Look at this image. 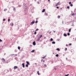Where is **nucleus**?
I'll return each instance as SVG.
<instances>
[{"label":"nucleus","mask_w":76,"mask_h":76,"mask_svg":"<svg viewBox=\"0 0 76 76\" xmlns=\"http://www.w3.org/2000/svg\"><path fill=\"white\" fill-rule=\"evenodd\" d=\"M50 0H48V1H50Z\"/></svg>","instance_id":"de8ad7c7"},{"label":"nucleus","mask_w":76,"mask_h":76,"mask_svg":"<svg viewBox=\"0 0 76 76\" xmlns=\"http://www.w3.org/2000/svg\"><path fill=\"white\" fill-rule=\"evenodd\" d=\"M35 23V21L33 20L32 22L31 23V25H33L34 23Z\"/></svg>","instance_id":"f257e3e1"},{"label":"nucleus","mask_w":76,"mask_h":76,"mask_svg":"<svg viewBox=\"0 0 76 76\" xmlns=\"http://www.w3.org/2000/svg\"><path fill=\"white\" fill-rule=\"evenodd\" d=\"M20 47L19 46L18 47V50H20Z\"/></svg>","instance_id":"412c9836"},{"label":"nucleus","mask_w":76,"mask_h":76,"mask_svg":"<svg viewBox=\"0 0 76 76\" xmlns=\"http://www.w3.org/2000/svg\"><path fill=\"white\" fill-rule=\"evenodd\" d=\"M8 22H10V19H8Z\"/></svg>","instance_id":"58836bf2"},{"label":"nucleus","mask_w":76,"mask_h":76,"mask_svg":"<svg viewBox=\"0 0 76 76\" xmlns=\"http://www.w3.org/2000/svg\"><path fill=\"white\" fill-rule=\"evenodd\" d=\"M67 8H68V9H70V7L69 6H67Z\"/></svg>","instance_id":"a211bd4d"},{"label":"nucleus","mask_w":76,"mask_h":76,"mask_svg":"<svg viewBox=\"0 0 76 76\" xmlns=\"http://www.w3.org/2000/svg\"><path fill=\"white\" fill-rule=\"evenodd\" d=\"M22 65L23 66V67L24 68L25 67V63H23L22 64Z\"/></svg>","instance_id":"f03ea898"},{"label":"nucleus","mask_w":76,"mask_h":76,"mask_svg":"<svg viewBox=\"0 0 76 76\" xmlns=\"http://www.w3.org/2000/svg\"><path fill=\"white\" fill-rule=\"evenodd\" d=\"M57 50H58V51H60V49L59 48L57 49Z\"/></svg>","instance_id":"b1692460"},{"label":"nucleus","mask_w":76,"mask_h":76,"mask_svg":"<svg viewBox=\"0 0 76 76\" xmlns=\"http://www.w3.org/2000/svg\"><path fill=\"white\" fill-rule=\"evenodd\" d=\"M14 70H15V69H18V66H14Z\"/></svg>","instance_id":"7ed1b4c3"},{"label":"nucleus","mask_w":76,"mask_h":76,"mask_svg":"<svg viewBox=\"0 0 76 76\" xmlns=\"http://www.w3.org/2000/svg\"><path fill=\"white\" fill-rule=\"evenodd\" d=\"M71 28H70L69 30V32H71Z\"/></svg>","instance_id":"f8f14e48"},{"label":"nucleus","mask_w":76,"mask_h":76,"mask_svg":"<svg viewBox=\"0 0 76 76\" xmlns=\"http://www.w3.org/2000/svg\"><path fill=\"white\" fill-rule=\"evenodd\" d=\"M62 24H63L64 23V22L63 21L62 22Z\"/></svg>","instance_id":"c03bdc74"},{"label":"nucleus","mask_w":76,"mask_h":76,"mask_svg":"<svg viewBox=\"0 0 76 76\" xmlns=\"http://www.w3.org/2000/svg\"><path fill=\"white\" fill-rule=\"evenodd\" d=\"M31 52H32V53H34V52H35V50H32Z\"/></svg>","instance_id":"6ab92c4d"},{"label":"nucleus","mask_w":76,"mask_h":76,"mask_svg":"<svg viewBox=\"0 0 76 76\" xmlns=\"http://www.w3.org/2000/svg\"><path fill=\"white\" fill-rule=\"evenodd\" d=\"M60 10H62V8H61Z\"/></svg>","instance_id":"8fccbe9b"},{"label":"nucleus","mask_w":76,"mask_h":76,"mask_svg":"<svg viewBox=\"0 0 76 76\" xmlns=\"http://www.w3.org/2000/svg\"><path fill=\"white\" fill-rule=\"evenodd\" d=\"M26 63L27 64H28V65H29L30 64H29V62H28V61H27L26 62Z\"/></svg>","instance_id":"39448f33"},{"label":"nucleus","mask_w":76,"mask_h":76,"mask_svg":"<svg viewBox=\"0 0 76 76\" xmlns=\"http://www.w3.org/2000/svg\"><path fill=\"white\" fill-rule=\"evenodd\" d=\"M72 16H73V15H75V14L74 13H73L72 14Z\"/></svg>","instance_id":"4c0bfd02"},{"label":"nucleus","mask_w":76,"mask_h":76,"mask_svg":"<svg viewBox=\"0 0 76 76\" xmlns=\"http://www.w3.org/2000/svg\"><path fill=\"white\" fill-rule=\"evenodd\" d=\"M56 57H58V54H57L56 55Z\"/></svg>","instance_id":"f3484780"},{"label":"nucleus","mask_w":76,"mask_h":76,"mask_svg":"<svg viewBox=\"0 0 76 76\" xmlns=\"http://www.w3.org/2000/svg\"><path fill=\"white\" fill-rule=\"evenodd\" d=\"M66 59H67V58H66Z\"/></svg>","instance_id":"864d4df0"},{"label":"nucleus","mask_w":76,"mask_h":76,"mask_svg":"<svg viewBox=\"0 0 76 76\" xmlns=\"http://www.w3.org/2000/svg\"><path fill=\"white\" fill-rule=\"evenodd\" d=\"M6 54V53H4V56H5V55Z\"/></svg>","instance_id":"3c124183"},{"label":"nucleus","mask_w":76,"mask_h":76,"mask_svg":"<svg viewBox=\"0 0 76 76\" xmlns=\"http://www.w3.org/2000/svg\"><path fill=\"white\" fill-rule=\"evenodd\" d=\"M54 33H55V32H56V31H54Z\"/></svg>","instance_id":"09e8293b"},{"label":"nucleus","mask_w":76,"mask_h":76,"mask_svg":"<svg viewBox=\"0 0 76 76\" xmlns=\"http://www.w3.org/2000/svg\"><path fill=\"white\" fill-rule=\"evenodd\" d=\"M45 9H44L42 11V12H45Z\"/></svg>","instance_id":"9d476101"},{"label":"nucleus","mask_w":76,"mask_h":76,"mask_svg":"<svg viewBox=\"0 0 76 76\" xmlns=\"http://www.w3.org/2000/svg\"><path fill=\"white\" fill-rule=\"evenodd\" d=\"M42 61H44V60H43V59H42V60H41V61L42 62Z\"/></svg>","instance_id":"ea45409f"},{"label":"nucleus","mask_w":76,"mask_h":76,"mask_svg":"<svg viewBox=\"0 0 76 76\" xmlns=\"http://www.w3.org/2000/svg\"><path fill=\"white\" fill-rule=\"evenodd\" d=\"M35 23H38V21L37 20V21L35 22Z\"/></svg>","instance_id":"c9c22d12"},{"label":"nucleus","mask_w":76,"mask_h":76,"mask_svg":"<svg viewBox=\"0 0 76 76\" xmlns=\"http://www.w3.org/2000/svg\"><path fill=\"white\" fill-rule=\"evenodd\" d=\"M59 5V3H57V4L55 5V6H58Z\"/></svg>","instance_id":"423d86ee"},{"label":"nucleus","mask_w":76,"mask_h":76,"mask_svg":"<svg viewBox=\"0 0 76 76\" xmlns=\"http://www.w3.org/2000/svg\"><path fill=\"white\" fill-rule=\"evenodd\" d=\"M45 58V56H44L42 57V58H43V59Z\"/></svg>","instance_id":"7c9ffc66"},{"label":"nucleus","mask_w":76,"mask_h":76,"mask_svg":"<svg viewBox=\"0 0 76 76\" xmlns=\"http://www.w3.org/2000/svg\"><path fill=\"white\" fill-rule=\"evenodd\" d=\"M72 45V44L70 43L69 44V45Z\"/></svg>","instance_id":"79ce46f5"},{"label":"nucleus","mask_w":76,"mask_h":76,"mask_svg":"<svg viewBox=\"0 0 76 76\" xmlns=\"http://www.w3.org/2000/svg\"><path fill=\"white\" fill-rule=\"evenodd\" d=\"M44 66L45 67H47V65L45 64H44Z\"/></svg>","instance_id":"2f4dec72"},{"label":"nucleus","mask_w":76,"mask_h":76,"mask_svg":"<svg viewBox=\"0 0 76 76\" xmlns=\"http://www.w3.org/2000/svg\"><path fill=\"white\" fill-rule=\"evenodd\" d=\"M2 60L3 62H4V61H5V59H4V58H2Z\"/></svg>","instance_id":"20e7f679"},{"label":"nucleus","mask_w":76,"mask_h":76,"mask_svg":"<svg viewBox=\"0 0 76 76\" xmlns=\"http://www.w3.org/2000/svg\"><path fill=\"white\" fill-rule=\"evenodd\" d=\"M43 63H45V61L44 60L43 61Z\"/></svg>","instance_id":"37998d69"},{"label":"nucleus","mask_w":76,"mask_h":76,"mask_svg":"<svg viewBox=\"0 0 76 76\" xmlns=\"http://www.w3.org/2000/svg\"><path fill=\"white\" fill-rule=\"evenodd\" d=\"M68 35V36H69L70 35V33H68L67 34Z\"/></svg>","instance_id":"4be33fe9"},{"label":"nucleus","mask_w":76,"mask_h":76,"mask_svg":"<svg viewBox=\"0 0 76 76\" xmlns=\"http://www.w3.org/2000/svg\"><path fill=\"white\" fill-rule=\"evenodd\" d=\"M53 38H51L50 39V41H53Z\"/></svg>","instance_id":"2eb2a0df"},{"label":"nucleus","mask_w":76,"mask_h":76,"mask_svg":"<svg viewBox=\"0 0 76 76\" xmlns=\"http://www.w3.org/2000/svg\"><path fill=\"white\" fill-rule=\"evenodd\" d=\"M69 74H67L66 75H65V76H69Z\"/></svg>","instance_id":"393cba45"},{"label":"nucleus","mask_w":76,"mask_h":76,"mask_svg":"<svg viewBox=\"0 0 76 76\" xmlns=\"http://www.w3.org/2000/svg\"><path fill=\"white\" fill-rule=\"evenodd\" d=\"M37 73L38 75H39V71H38L37 72Z\"/></svg>","instance_id":"4468645a"},{"label":"nucleus","mask_w":76,"mask_h":76,"mask_svg":"<svg viewBox=\"0 0 76 76\" xmlns=\"http://www.w3.org/2000/svg\"><path fill=\"white\" fill-rule=\"evenodd\" d=\"M2 41H3L0 39V42H2Z\"/></svg>","instance_id":"72a5a7b5"},{"label":"nucleus","mask_w":76,"mask_h":76,"mask_svg":"<svg viewBox=\"0 0 76 76\" xmlns=\"http://www.w3.org/2000/svg\"><path fill=\"white\" fill-rule=\"evenodd\" d=\"M38 30H39V29L38 28H37L36 30V31H38Z\"/></svg>","instance_id":"5701e85b"},{"label":"nucleus","mask_w":76,"mask_h":76,"mask_svg":"<svg viewBox=\"0 0 76 76\" xmlns=\"http://www.w3.org/2000/svg\"><path fill=\"white\" fill-rule=\"evenodd\" d=\"M72 3V2H70L69 3V4H71Z\"/></svg>","instance_id":"e433bc0d"},{"label":"nucleus","mask_w":76,"mask_h":76,"mask_svg":"<svg viewBox=\"0 0 76 76\" xmlns=\"http://www.w3.org/2000/svg\"><path fill=\"white\" fill-rule=\"evenodd\" d=\"M10 25H11V26H13V23H11L10 24Z\"/></svg>","instance_id":"6e6552de"},{"label":"nucleus","mask_w":76,"mask_h":76,"mask_svg":"<svg viewBox=\"0 0 76 76\" xmlns=\"http://www.w3.org/2000/svg\"><path fill=\"white\" fill-rule=\"evenodd\" d=\"M34 34L36 35V34H37V32L35 31L34 33Z\"/></svg>","instance_id":"a878e982"},{"label":"nucleus","mask_w":76,"mask_h":76,"mask_svg":"<svg viewBox=\"0 0 76 76\" xmlns=\"http://www.w3.org/2000/svg\"><path fill=\"white\" fill-rule=\"evenodd\" d=\"M56 8H57V9H58V8H59V7H56Z\"/></svg>","instance_id":"a19ab883"},{"label":"nucleus","mask_w":76,"mask_h":76,"mask_svg":"<svg viewBox=\"0 0 76 76\" xmlns=\"http://www.w3.org/2000/svg\"><path fill=\"white\" fill-rule=\"evenodd\" d=\"M5 20H6V19H3V21H5Z\"/></svg>","instance_id":"c756f323"},{"label":"nucleus","mask_w":76,"mask_h":76,"mask_svg":"<svg viewBox=\"0 0 76 76\" xmlns=\"http://www.w3.org/2000/svg\"><path fill=\"white\" fill-rule=\"evenodd\" d=\"M33 44L34 45H36V43L35 42H33Z\"/></svg>","instance_id":"0eeeda50"},{"label":"nucleus","mask_w":76,"mask_h":76,"mask_svg":"<svg viewBox=\"0 0 76 76\" xmlns=\"http://www.w3.org/2000/svg\"><path fill=\"white\" fill-rule=\"evenodd\" d=\"M67 48H65V50H65V51H66V50H67Z\"/></svg>","instance_id":"49530a36"},{"label":"nucleus","mask_w":76,"mask_h":76,"mask_svg":"<svg viewBox=\"0 0 76 76\" xmlns=\"http://www.w3.org/2000/svg\"><path fill=\"white\" fill-rule=\"evenodd\" d=\"M26 67H28V64H27L26 65Z\"/></svg>","instance_id":"aec40b11"},{"label":"nucleus","mask_w":76,"mask_h":76,"mask_svg":"<svg viewBox=\"0 0 76 76\" xmlns=\"http://www.w3.org/2000/svg\"><path fill=\"white\" fill-rule=\"evenodd\" d=\"M70 6H71V7H72V6H73V4H71L70 5Z\"/></svg>","instance_id":"473e14b6"},{"label":"nucleus","mask_w":76,"mask_h":76,"mask_svg":"<svg viewBox=\"0 0 76 76\" xmlns=\"http://www.w3.org/2000/svg\"><path fill=\"white\" fill-rule=\"evenodd\" d=\"M40 39H39V38H38L37 39V41H39Z\"/></svg>","instance_id":"bb28decb"},{"label":"nucleus","mask_w":76,"mask_h":76,"mask_svg":"<svg viewBox=\"0 0 76 76\" xmlns=\"http://www.w3.org/2000/svg\"><path fill=\"white\" fill-rule=\"evenodd\" d=\"M13 9V10H16V9H15V8H14Z\"/></svg>","instance_id":"f704fd0d"},{"label":"nucleus","mask_w":76,"mask_h":76,"mask_svg":"<svg viewBox=\"0 0 76 76\" xmlns=\"http://www.w3.org/2000/svg\"><path fill=\"white\" fill-rule=\"evenodd\" d=\"M45 15H48V14L47 13H46V12L45 13Z\"/></svg>","instance_id":"c85d7f7f"},{"label":"nucleus","mask_w":76,"mask_h":76,"mask_svg":"<svg viewBox=\"0 0 76 76\" xmlns=\"http://www.w3.org/2000/svg\"><path fill=\"white\" fill-rule=\"evenodd\" d=\"M58 19L60 18V16L58 15Z\"/></svg>","instance_id":"dca6fc26"},{"label":"nucleus","mask_w":76,"mask_h":76,"mask_svg":"<svg viewBox=\"0 0 76 76\" xmlns=\"http://www.w3.org/2000/svg\"><path fill=\"white\" fill-rule=\"evenodd\" d=\"M7 10V9H6L4 10V11H6Z\"/></svg>","instance_id":"cd10ccee"},{"label":"nucleus","mask_w":76,"mask_h":76,"mask_svg":"<svg viewBox=\"0 0 76 76\" xmlns=\"http://www.w3.org/2000/svg\"><path fill=\"white\" fill-rule=\"evenodd\" d=\"M66 47H68V45H66Z\"/></svg>","instance_id":"a18cd8bd"},{"label":"nucleus","mask_w":76,"mask_h":76,"mask_svg":"<svg viewBox=\"0 0 76 76\" xmlns=\"http://www.w3.org/2000/svg\"><path fill=\"white\" fill-rule=\"evenodd\" d=\"M55 70H56V69L55 68Z\"/></svg>","instance_id":"603ef678"},{"label":"nucleus","mask_w":76,"mask_h":76,"mask_svg":"<svg viewBox=\"0 0 76 76\" xmlns=\"http://www.w3.org/2000/svg\"><path fill=\"white\" fill-rule=\"evenodd\" d=\"M64 37H67V34L64 33Z\"/></svg>","instance_id":"1a4fd4ad"},{"label":"nucleus","mask_w":76,"mask_h":76,"mask_svg":"<svg viewBox=\"0 0 76 76\" xmlns=\"http://www.w3.org/2000/svg\"><path fill=\"white\" fill-rule=\"evenodd\" d=\"M52 44H56V42H52Z\"/></svg>","instance_id":"9b49d317"},{"label":"nucleus","mask_w":76,"mask_h":76,"mask_svg":"<svg viewBox=\"0 0 76 76\" xmlns=\"http://www.w3.org/2000/svg\"><path fill=\"white\" fill-rule=\"evenodd\" d=\"M42 37V35H41V36H40L39 37V38H41Z\"/></svg>","instance_id":"ddd939ff"}]
</instances>
